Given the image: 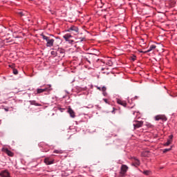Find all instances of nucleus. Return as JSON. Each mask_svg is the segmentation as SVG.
Masks as SVG:
<instances>
[{
  "instance_id": "3",
  "label": "nucleus",
  "mask_w": 177,
  "mask_h": 177,
  "mask_svg": "<svg viewBox=\"0 0 177 177\" xmlns=\"http://www.w3.org/2000/svg\"><path fill=\"white\" fill-rule=\"evenodd\" d=\"M47 91H52V86L48 85V88H37V93H43V92H46Z\"/></svg>"
},
{
  "instance_id": "20",
  "label": "nucleus",
  "mask_w": 177,
  "mask_h": 177,
  "mask_svg": "<svg viewBox=\"0 0 177 177\" xmlns=\"http://www.w3.org/2000/svg\"><path fill=\"white\" fill-rule=\"evenodd\" d=\"M13 74H15V75H17L19 74L17 69H13Z\"/></svg>"
},
{
  "instance_id": "5",
  "label": "nucleus",
  "mask_w": 177,
  "mask_h": 177,
  "mask_svg": "<svg viewBox=\"0 0 177 177\" xmlns=\"http://www.w3.org/2000/svg\"><path fill=\"white\" fill-rule=\"evenodd\" d=\"M156 121H160L161 120L162 121H167V117H165V115H158L155 117Z\"/></svg>"
},
{
  "instance_id": "6",
  "label": "nucleus",
  "mask_w": 177,
  "mask_h": 177,
  "mask_svg": "<svg viewBox=\"0 0 177 177\" xmlns=\"http://www.w3.org/2000/svg\"><path fill=\"white\" fill-rule=\"evenodd\" d=\"M132 165H133L134 167H139V165H140V160L136 158H132Z\"/></svg>"
},
{
  "instance_id": "32",
  "label": "nucleus",
  "mask_w": 177,
  "mask_h": 177,
  "mask_svg": "<svg viewBox=\"0 0 177 177\" xmlns=\"http://www.w3.org/2000/svg\"><path fill=\"white\" fill-rule=\"evenodd\" d=\"M81 41H84V38H82V39H81Z\"/></svg>"
},
{
  "instance_id": "8",
  "label": "nucleus",
  "mask_w": 177,
  "mask_h": 177,
  "mask_svg": "<svg viewBox=\"0 0 177 177\" xmlns=\"http://www.w3.org/2000/svg\"><path fill=\"white\" fill-rule=\"evenodd\" d=\"M0 176L1 177H10V173L8 170H3L0 172Z\"/></svg>"
},
{
  "instance_id": "1",
  "label": "nucleus",
  "mask_w": 177,
  "mask_h": 177,
  "mask_svg": "<svg viewBox=\"0 0 177 177\" xmlns=\"http://www.w3.org/2000/svg\"><path fill=\"white\" fill-rule=\"evenodd\" d=\"M41 37L43 38V39H44L47 42L46 45L48 48H52V46H53L55 39H53L48 36H46L44 34H41Z\"/></svg>"
},
{
  "instance_id": "25",
  "label": "nucleus",
  "mask_w": 177,
  "mask_h": 177,
  "mask_svg": "<svg viewBox=\"0 0 177 177\" xmlns=\"http://www.w3.org/2000/svg\"><path fill=\"white\" fill-rule=\"evenodd\" d=\"M51 55H53V56H55V55H57V52L52 51V52H51Z\"/></svg>"
},
{
  "instance_id": "16",
  "label": "nucleus",
  "mask_w": 177,
  "mask_h": 177,
  "mask_svg": "<svg viewBox=\"0 0 177 177\" xmlns=\"http://www.w3.org/2000/svg\"><path fill=\"white\" fill-rule=\"evenodd\" d=\"M29 102L30 103V104H32L33 106H41V104L37 103V102L35 100H30V101H29Z\"/></svg>"
},
{
  "instance_id": "30",
  "label": "nucleus",
  "mask_w": 177,
  "mask_h": 177,
  "mask_svg": "<svg viewBox=\"0 0 177 177\" xmlns=\"http://www.w3.org/2000/svg\"><path fill=\"white\" fill-rule=\"evenodd\" d=\"M86 61L91 64V61H89L88 59H86Z\"/></svg>"
},
{
  "instance_id": "14",
  "label": "nucleus",
  "mask_w": 177,
  "mask_h": 177,
  "mask_svg": "<svg viewBox=\"0 0 177 177\" xmlns=\"http://www.w3.org/2000/svg\"><path fill=\"white\" fill-rule=\"evenodd\" d=\"M5 153L8 154V156H10V157H13V152H12L10 150L6 149Z\"/></svg>"
},
{
  "instance_id": "23",
  "label": "nucleus",
  "mask_w": 177,
  "mask_h": 177,
  "mask_svg": "<svg viewBox=\"0 0 177 177\" xmlns=\"http://www.w3.org/2000/svg\"><path fill=\"white\" fill-rule=\"evenodd\" d=\"M66 42H68L69 44H73V42H74V40L68 39L66 40Z\"/></svg>"
},
{
  "instance_id": "11",
  "label": "nucleus",
  "mask_w": 177,
  "mask_h": 177,
  "mask_svg": "<svg viewBox=\"0 0 177 177\" xmlns=\"http://www.w3.org/2000/svg\"><path fill=\"white\" fill-rule=\"evenodd\" d=\"M157 48V46L154 44H152L150 46L149 48L145 51L144 53H149V52H151V50H154V49H156Z\"/></svg>"
},
{
  "instance_id": "22",
  "label": "nucleus",
  "mask_w": 177,
  "mask_h": 177,
  "mask_svg": "<svg viewBox=\"0 0 177 177\" xmlns=\"http://www.w3.org/2000/svg\"><path fill=\"white\" fill-rule=\"evenodd\" d=\"M174 138V136H172V135H170L169 136V140H171V142H172V139Z\"/></svg>"
},
{
  "instance_id": "12",
  "label": "nucleus",
  "mask_w": 177,
  "mask_h": 177,
  "mask_svg": "<svg viewBox=\"0 0 177 177\" xmlns=\"http://www.w3.org/2000/svg\"><path fill=\"white\" fill-rule=\"evenodd\" d=\"M117 103L121 106H123L124 107L127 106V102L125 101L121 100L120 99L117 100Z\"/></svg>"
},
{
  "instance_id": "29",
  "label": "nucleus",
  "mask_w": 177,
  "mask_h": 177,
  "mask_svg": "<svg viewBox=\"0 0 177 177\" xmlns=\"http://www.w3.org/2000/svg\"><path fill=\"white\" fill-rule=\"evenodd\" d=\"M104 102H105V103H107V99H104Z\"/></svg>"
},
{
  "instance_id": "10",
  "label": "nucleus",
  "mask_w": 177,
  "mask_h": 177,
  "mask_svg": "<svg viewBox=\"0 0 177 177\" xmlns=\"http://www.w3.org/2000/svg\"><path fill=\"white\" fill-rule=\"evenodd\" d=\"M67 112L70 114L71 118H75V112L71 108H68Z\"/></svg>"
},
{
  "instance_id": "4",
  "label": "nucleus",
  "mask_w": 177,
  "mask_h": 177,
  "mask_svg": "<svg viewBox=\"0 0 177 177\" xmlns=\"http://www.w3.org/2000/svg\"><path fill=\"white\" fill-rule=\"evenodd\" d=\"M127 171H128V166L123 165L121 167V171L120 172V176H122L123 175H125L127 173Z\"/></svg>"
},
{
  "instance_id": "13",
  "label": "nucleus",
  "mask_w": 177,
  "mask_h": 177,
  "mask_svg": "<svg viewBox=\"0 0 177 177\" xmlns=\"http://www.w3.org/2000/svg\"><path fill=\"white\" fill-rule=\"evenodd\" d=\"M64 49L63 48H58V50H57L56 54L57 55H63V56H64Z\"/></svg>"
},
{
  "instance_id": "31",
  "label": "nucleus",
  "mask_w": 177,
  "mask_h": 177,
  "mask_svg": "<svg viewBox=\"0 0 177 177\" xmlns=\"http://www.w3.org/2000/svg\"><path fill=\"white\" fill-rule=\"evenodd\" d=\"M98 89H99L100 91H102V89H100V87H98Z\"/></svg>"
},
{
  "instance_id": "9",
  "label": "nucleus",
  "mask_w": 177,
  "mask_h": 177,
  "mask_svg": "<svg viewBox=\"0 0 177 177\" xmlns=\"http://www.w3.org/2000/svg\"><path fill=\"white\" fill-rule=\"evenodd\" d=\"M55 160L53 159H50V158H46L44 159V162L46 165H51V164H53Z\"/></svg>"
},
{
  "instance_id": "19",
  "label": "nucleus",
  "mask_w": 177,
  "mask_h": 177,
  "mask_svg": "<svg viewBox=\"0 0 177 177\" xmlns=\"http://www.w3.org/2000/svg\"><path fill=\"white\" fill-rule=\"evenodd\" d=\"M171 149H172V148L165 149L163 150V153H168V151H171Z\"/></svg>"
},
{
  "instance_id": "18",
  "label": "nucleus",
  "mask_w": 177,
  "mask_h": 177,
  "mask_svg": "<svg viewBox=\"0 0 177 177\" xmlns=\"http://www.w3.org/2000/svg\"><path fill=\"white\" fill-rule=\"evenodd\" d=\"M172 143L171 140H167V142L165 144V146H169V145Z\"/></svg>"
},
{
  "instance_id": "7",
  "label": "nucleus",
  "mask_w": 177,
  "mask_h": 177,
  "mask_svg": "<svg viewBox=\"0 0 177 177\" xmlns=\"http://www.w3.org/2000/svg\"><path fill=\"white\" fill-rule=\"evenodd\" d=\"M68 32H71V31H74L75 34H78L80 32V29H78V27L77 26H71L69 29L68 30Z\"/></svg>"
},
{
  "instance_id": "28",
  "label": "nucleus",
  "mask_w": 177,
  "mask_h": 177,
  "mask_svg": "<svg viewBox=\"0 0 177 177\" xmlns=\"http://www.w3.org/2000/svg\"><path fill=\"white\" fill-rule=\"evenodd\" d=\"M140 53H145V51L139 50Z\"/></svg>"
},
{
  "instance_id": "15",
  "label": "nucleus",
  "mask_w": 177,
  "mask_h": 177,
  "mask_svg": "<svg viewBox=\"0 0 177 177\" xmlns=\"http://www.w3.org/2000/svg\"><path fill=\"white\" fill-rule=\"evenodd\" d=\"M63 38L65 39V41H68V39H70V38H73V36L68 33V34H66L65 35H64Z\"/></svg>"
},
{
  "instance_id": "17",
  "label": "nucleus",
  "mask_w": 177,
  "mask_h": 177,
  "mask_svg": "<svg viewBox=\"0 0 177 177\" xmlns=\"http://www.w3.org/2000/svg\"><path fill=\"white\" fill-rule=\"evenodd\" d=\"M53 153H55L56 154H62L63 151L62 150H55Z\"/></svg>"
},
{
  "instance_id": "26",
  "label": "nucleus",
  "mask_w": 177,
  "mask_h": 177,
  "mask_svg": "<svg viewBox=\"0 0 177 177\" xmlns=\"http://www.w3.org/2000/svg\"><path fill=\"white\" fill-rule=\"evenodd\" d=\"M18 14L21 16H24V14L23 13V12H18Z\"/></svg>"
},
{
  "instance_id": "2",
  "label": "nucleus",
  "mask_w": 177,
  "mask_h": 177,
  "mask_svg": "<svg viewBox=\"0 0 177 177\" xmlns=\"http://www.w3.org/2000/svg\"><path fill=\"white\" fill-rule=\"evenodd\" d=\"M133 125L134 127V129H138V128H142V127H143V121L134 120L133 122Z\"/></svg>"
},
{
  "instance_id": "24",
  "label": "nucleus",
  "mask_w": 177,
  "mask_h": 177,
  "mask_svg": "<svg viewBox=\"0 0 177 177\" xmlns=\"http://www.w3.org/2000/svg\"><path fill=\"white\" fill-rule=\"evenodd\" d=\"M106 87L103 86L101 90L102 91V92H106Z\"/></svg>"
},
{
  "instance_id": "21",
  "label": "nucleus",
  "mask_w": 177,
  "mask_h": 177,
  "mask_svg": "<svg viewBox=\"0 0 177 177\" xmlns=\"http://www.w3.org/2000/svg\"><path fill=\"white\" fill-rule=\"evenodd\" d=\"M143 174H144L145 175H149L150 171H149V170H145V171H143Z\"/></svg>"
},
{
  "instance_id": "27",
  "label": "nucleus",
  "mask_w": 177,
  "mask_h": 177,
  "mask_svg": "<svg viewBox=\"0 0 177 177\" xmlns=\"http://www.w3.org/2000/svg\"><path fill=\"white\" fill-rule=\"evenodd\" d=\"M132 60H133V62H135V60H136V56H133V57H132Z\"/></svg>"
}]
</instances>
